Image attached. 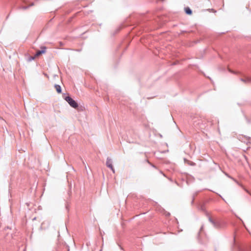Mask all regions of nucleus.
<instances>
[{
    "label": "nucleus",
    "mask_w": 251,
    "mask_h": 251,
    "mask_svg": "<svg viewBox=\"0 0 251 251\" xmlns=\"http://www.w3.org/2000/svg\"><path fill=\"white\" fill-rule=\"evenodd\" d=\"M65 100L69 103L70 106H71L72 107L76 108L78 107V104L77 102L70 97H66L65 98Z\"/></svg>",
    "instance_id": "1"
},
{
    "label": "nucleus",
    "mask_w": 251,
    "mask_h": 251,
    "mask_svg": "<svg viewBox=\"0 0 251 251\" xmlns=\"http://www.w3.org/2000/svg\"><path fill=\"white\" fill-rule=\"evenodd\" d=\"M106 164L108 168L111 169L113 173H115V170L112 165V162L111 159L108 158L106 160Z\"/></svg>",
    "instance_id": "2"
},
{
    "label": "nucleus",
    "mask_w": 251,
    "mask_h": 251,
    "mask_svg": "<svg viewBox=\"0 0 251 251\" xmlns=\"http://www.w3.org/2000/svg\"><path fill=\"white\" fill-rule=\"evenodd\" d=\"M54 87L58 93L60 94L61 93V88L60 85L56 84Z\"/></svg>",
    "instance_id": "3"
},
{
    "label": "nucleus",
    "mask_w": 251,
    "mask_h": 251,
    "mask_svg": "<svg viewBox=\"0 0 251 251\" xmlns=\"http://www.w3.org/2000/svg\"><path fill=\"white\" fill-rule=\"evenodd\" d=\"M45 51H45V48H44V50H39V51H37V52H36V53L35 54V56H36V57L39 56L41 54L45 53Z\"/></svg>",
    "instance_id": "4"
},
{
    "label": "nucleus",
    "mask_w": 251,
    "mask_h": 251,
    "mask_svg": "<svg viewBox=\"0 0 251 251\" xmlns=\"http://www.w3.org/2000/svg\"><path fill=\"white\" fill-rule=\"evenodd\" d=\"M185 11L187 14L191 15L192 14V11L189 7L185 8Z\"/></svg>",
    "instance_id": "5"
}]
</instances>
